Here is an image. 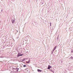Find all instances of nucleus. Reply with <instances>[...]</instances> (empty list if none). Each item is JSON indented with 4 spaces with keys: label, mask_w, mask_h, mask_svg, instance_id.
Instances as JSON below:
<instances>
[{
    "label": "nucleus",
    "mask_w": 73,
    "mask_h": 73,
    "mask_svg": "<svg viewBox=\"0 0 73 73\" xmlns=\"http://www.w3.org/2000/svg\"><path fill=\"white\" fill-rule=\"evenodd\" d=\"M53 49L54 50H55V49H56V48H54V49Z\"/></svg>",
    "instance_id": "f8f14e48"
},
{
    "label": "nucleus",
    "mask_w": 73,
    "mask_h": 73,
    "mask_svg": "<svg viewBox=\"0 0 73 73\" xmlns=\"http://www.w3.org/2000/svg\"><path fill=\"white\" fill-rule=\"evenodd\" d=\"M25 59H26V58H25L23 59V61H25Z\"/></svg>",
    "instance_id": "423d86ee"
},
{
    "label": "nucleus",
    "mask_w": 73,
    "mask_h": 73,
    "mask_svg": "<svg viewBox=\"0 0 73 73\" xmlns=\"http://www.w3.org/2000/svg\"><path fill=\"white\" fill-rule=\"evenodd\" d=\"M52 53H53V52H52Z\"/></svg>",
    "instance_id": "f3484780"
},
{
    "label": "nucleus",
    "mask_w": 73,
    "mask_h": 73,
    "mask_svg": "<svg viewBox=\"0 0 73 73\" xmlns=\"http://www.w3.org/2000/svg\"><path fill=\"white\" fill-rule=\"evenodd\" d=\"M53 50V52H54V49H53V50Z\"/></svg>",
    "instance_id": "dca6fc26"
},
{
    "label": "nucleus",
    "mask_w": 73,
    "mask_h": 73,
    "mask_svg": "<svg viewBox=\"0 0 73 73\" xmlns=\"http://www.w3.org/2000/svg\"><path fill=\"white\" fill-rule=\"evenodd\" d=\"M18 56H20V53L18 54Z\"/></svg>",
    "instance_id": "39448f33"
},
{
    "label": "nucleus",
    "mask_w": 73,
    "mask_h": 73,
    "mask_svg": "<svg viewBox=\"0 0 73 73\" xmlns=\"http://www.w3.org/2000/svg\"><path fill=\"white\" fill-rule=\"evenodd\" d=\"M23 67H26V65H23Z\"/></svg>",
    "instance_id": "6e6552de"
},
{
    "label": "nucleus",
    "mask_w": 73,
    "mask_h": 73,
    "mask_svg": "<svg viewBox=\"0 0 73 73\" xmlns=\"http://www.w3.org/2000/svg\"><path fill=\"white\" fill-rule=\"evenodd\" d=\"M71 52L72 53H73V51H71Z\"/></svg>",
    "instance_id": "4468645a"
},
{
    "label": "nucleus",
    "mask_w": 73,
    "mask_h": 73,
    "mask_svg": "<svg viewBox=\"0 0 73 73\" xmlns=\"http://www.w3.org/2000/svg\"><path fill=\"white\" fill-rule=\"evenodd\" d=\"M50 68V65H48V68L47 69H49Z\"/></svg>",
    "instance_id": "f03ea898"
},
{
    "label": "nucleus",
    "mask_w": 73,
    "mask_h": 73,
    "mask_svg": "<svg viewBox=\"0 0 73 73\" xmlns=\"http://www.w3.org/2000/svg\"><path fill=\"white\" fill-rule=\"evenodd\" d=\"M50 26H51V23H50Z\"/></svg>",
    "instance_id": "ddd939ff"
},
{
    "label": "nucleus",
    "mask_w": 73,
    "mask_h": 73,
    "mask_svg": "<svg viewBox=\"0 0 73 73\" xmlns=\"http://www.w3.org/2000/svg\"><path fill=\"white\" fill-rule=\"evenodd\" d=\"M50 70L51 71V72H53V73H54V71L53 70Z\"/></svg>",
    "instance_id": "9b49d317"
},
{
    "label": "nucleus",
    "mask_w": 73,
    "mask_h": 73,
    "mask_svg": "<svg viewBox=\"0 0 73 73\" xmlns=\"http://www.w3.org/2000/svg\"><path fill=\"white\" fill-rule=\"evenodd\" d=\"M21 62H23V60H21Z\"/></svg>",
    "instance_id": "9d476101"
},
{
    "label": "nucleus",
    "mask_w": 73,
    "mask_h": 73,
    "mask_svg": "<svg viewBox=\"0 0 73 73\" xmlns=\"http://www.w3.org/2000/svg\"><path fill=\"white\" fill-rule=\"evenodd\" d=\"M71 58L72 60H73V57H71Z\"/></svg>",
    "instance_id": "0eeeda50"
},
{
    "label": "nucleus",
    "mask_w": 73,
    "mask_h": 73,
    "mask_svg": "<svg viewBox=\"0 0 73 73\" xmlns=\"http://www.w3.org/2000/svg\"><path fill=\"white\" fill-rule=\"evenodd\" d=\"M37 71L39 72H41V70H39L38 69H37Z\"/></svg>",
    "instance_id": "20e7f679"
},
{
    "label": "nucleus",
    "mask_w": 73,
    "mask_h": 73,
    "mask_svg": "<svg viewBox=\"0 0 73 73\" xmlns=\"http://www.w3.org/2000/svg\"><path fill=\"white\" fill-rule=\"evenodd\" d=\"M30 62V60H29L28 62H26V63L27 64H28Z\"/></svg>",
    "instance_id": "7ed1b4c3"
},
{
    "label": "nucleus",
    "mask_w": 73,
    "mask_h": 73,
    "mask_svg": "<svg viewBox=\"0 0 73 73\" xmlns=\"http://www.w3.org/2000/svg\"><path fill=\"white\" fill-rule=\"evenodd\" d=\"M15 19H13V20L12 21V23H15Z\"/></svg>",
    "instance_id": "f257e3e1"
},
{
    "label": "nucleus",
    "mask_w": 73,
    "mask_h": 73,
    "mask_svg": "<svg viewBox=\"0 0 73 73\" xmlns=\"http://www.w3.org/2000/svg\"><path fill=\"white\" fill-rule=\"evenodd\" d=\"M56 47H57V46H56L55 47V48H56Z\"/></svg>",
    "instance_id": "2eb2a0df"
},
{
    "label": "nucleus",
    "mask_w": 73,
    "mask_h": 73,
    "mask_svg": "<svg viewBox=\"0 0 73 73\" xmlns=\"http://www.w3.org/2000/svg\"><path fill=\"white\" fill-rule=\"evenodd\" d=\"M23 56V54H21L20 55V56Z\"/></svg>",
    "instance_id": "1a4fd4ad"
}]
</instances>
